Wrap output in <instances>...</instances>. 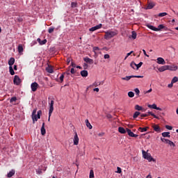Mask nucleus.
<instances>
[{
	"label": "nucleus",
	"mask_w": 178,
	"mask_h": 178,
	"mask_svg": "<svg viewBox=\"0 0 178 178\" xmlns=\"http://www.w3.org/2000/svg\"><path fill=\"white\" fill-rule=\"evenodd\" d=\"M165 27V26L163 24H160L158 26V28H156L157 31H161V30H162V29H163Z\"/></svg>",
	"instance_id": "nucleus-35"
},
{
	"label": "nucleus",
	"mask_w": 178,
	"mask_h": 178,
	"mask_svg": "<svg viewBox=\"0 0 178 178\" xmlns=\"http://www.w3.org/2000/svg\"><path fill=\"white\" fill-rule=\"evenodd\" d=\"M154 6H155V5H154V3H149V4L147 6V9H152V8H154Z\"/></svg>",
	"instance_id": "nucleus-38"
},
{
	"label": "nucleus",
	"mask_w": 178,
	"mask_h": 178,
	"mask_svg": "<svg viewBox=\"0 0 178 178\" xmlns=\"http://www.w3.org/2000/svg\"><path fill=\"white\" fill-rule=\"evenodd\" d=\"M142 154H143V156L145 159H147V161H149V162H154V161H155L154 159V158H152V156H151V154L147 153V152H145V150L142 151Z\"/></svg>",
	"instance_id": "nucleus-2"
},
{
	"label": "nucleus",
	"mask_w": 178,
	"mask_h": 178,
	"mask_svg": "<svg viewBox=\"0 0 178 178\" xmlns=\"http://www.w3.org/2000/svg\"><path fill=\"white\" fill-rule=\"evenodd\" d=\"M54 100H51L50 102L49 110V119H48L49 122V120H51V115H52V112H54Z\"/></svg>",
	"instance_id": "nucleus-3"
},
{
	"label": "nucleus",
	"mask_w": 178,
	"mask_h": 178,
	"mask_svg": "<svg viewBox=\"0 0 178 178\" xmlns=\"http://www.w3.org/2000/svg\"><path fill=\"white\" fill-rule=\"evenodd\" d=\"M128 97H129V98H133V97H134V92H133L132 91L129 92Z\"/></svg>",
	"instance_id": "nucleus-42"
},
{
	"label": "nucleus",
	"mask_w": 178,
	"mask_h": 178,
	"mask_svg": "<svg viewBox=\"0 0 178 178\" xmlns=\"http://www.w3.org/2000/svg\"><path fill=\"white\" fill-rule=\"evenodd\" d=\"M13 83H14V84H15V86L20 85V83H22V81L20 80V78L19 77V76L15 75L14 76Z\"/></svg>",
	"instance_id": "nucleus-4"
},
{
	"label": "nucleus",
	"mask_w": 178,
	"mask_h": 178,
	"mask_svg": "<svg viewBox=\"0 0 178 178\" xmlns=\"http://www.w3.org/2000/svg\"><path fill=\"white\" fill-rule=\"evenodd\" d=\"M93 51H99V47H93Z\"/></svg>",
	"instance_id": "nucleus-60"
},
{
	"label": "nucleus",
	"mask_w": 178,
	"mask_h": 178,
	"mask_svg": "<svg viewBox=\"0 0 178 178\" xmlns=\"http://www.w3.org/2000/svg\"><path fill=\"white\" fill-rule=\"evenodd\" d=\"M127 132L128 133V136H129V137H133L134 133H133L131 129H127Z\"/></svg>",
	"instance_id": "nucleus-25"
},
{
	"label": "nucleus",
	"mask_w": 178,
	"mask_h": 178,
	"mask_svg": "<svg viewBox=\"0 0 178 178\" xmlns=\"http://www.w3.org/2000/svg\"><path fill=\"white\" fill-rule=\"evenodd\" d=\"M135 109L136 111H143V107L141 106H139V105H136L135 106Z\"/></svg>",
	"instance_id": "nucleus-37"
},
{
	"label": "nucleus",
	"mask_w": 178,
	"mask_h": 178,
	"mask_svg": "<svg viewBox=\"0 0 178 178\" xmlns=\"http://www.w3.org/2000/svg\"><path fill=\"white\" fill-rule=\"evenodd\" d=\"M147 27H148V29H149L150 30H152L153 31H158V29H156V27L152 26V25H147Z\"/></svg>",
	"instance_id": "nucleus-21"
},
{
	"label": "nucleus",
	"mask_w": 178,
	"mask_h": 178,
	"mask_svg": "<svg viewBox=\"0 0 178 178\" xmlns=\"http://www.w3.org/2000/svg\"><path fill=\"white\" fill-rule=\"evenodd\" d=\"M102 28V24H99L95 26H93L89 29V31H95L96 30H99V29Z\"/></svg>",
	"instance_id": "nucleus-6"
},
{
	"label": "nucleus",
	"mask_w": 178,
	"mask_h": 178,
	"mask_svg": "<svg viewBox=\"0 0 178 178\" xmlns=\"http://www.w3.org/2000/svg\"><path fill=\"white\" fill-rule=\"evenodd\" d=\"M131 38H133V40H136V38H137V33L134 31L131 32Z\"/></svg>",
	"instance_id": "nucleus-27"
},
{
	"label": "nucleus",
	"mask_w": 178,
	"mask_h": 178,
	"mask_svg": "<svg viewBox=\"0 0 178 178\" xmlns=\"http://www.w3.org/2000/svg\"><path fill=\"white\" fill-rule=\"evenodd\" d=\"M72 60V58H68L67 59V65H69L70 63V61Z\"/></svg>",
	"instance_id": "nucleus-62"
},
{
	"label": "nucleus",
	"mask_w": 178,
	"mask_h": 178,
	"mask_svg": "<svg viewBox=\"0 0 178 178\" xmlns=\"http://www.w3.org/2000/svg\"><path fill=\"white\" fill-rule=\"evenodd\" d=\"M31 116H32L33 123L34 124V123H35V122H37L38 120V119L37 118V114H35Z\"/></svg>",
	"instance_id": "nucleus-24"
},
{
	"label": "nucleus",
	"mask_w": 178,
	"mask_h": 178,
	"mask_svg": "<svg viewBox=\"0 0 178 178\" xmlns=\"http://www.w3.org/2000/svg\"><path fill=\"white\" fill-rule=\"evenodd\" d=\"M130 66L132 67V69H136V67L137 68V64H136V63L134 61L131 63Z\"/></svg>",
	"instance_id": "nucleus-33"
},
{
	"label": "nucleus",
	"mask_w": 178,
	"mask_h": 178,
	"mask_svg": "<svg viewBox=\"0 0 178 178\" xmlns=\"http://www.w3.org/2000/svg\"><path fill=\"white\" fill-rule=\"evenodd\" d=\"M36 173L38 175H41V173H42V170L41 169H38L36 170Z\"/></svg>",
	"instance_id": "nucleus-50"
},
{
	"label": "nucleus",
	"mask_w": 178,
	"mask_h": 178,
	"mask_svg": "<svg viewBox=\"0 0 178 178\" xmlns=\"http://www.w3.org/2000/svg\"><path fill=\"white\" fill-rule=\"evenodd\" d=\"M143 52L145 56L149 58V56L148 54H147V51H145V50L143 49Z\"/></svg>",
	"instance_id": "nucleus-55"
},
{
	"label": "nucleus",
	"mask_w": 178,
	"mask_h": 178,
	"mask_svg": "<svg viewBox=\"0 0 178 178\" xmlns=\"http://www.w3.org/2000/svg\"><path fill=\"white\" fill-rule=\"evenodd\" d=\"M167 144H168V145H170V147H176V145L175 144V143H173L172 140H168V142L167 143Z\"/></svg>",
	"instance_id": "nucleus-30"
},
{
	"label": "nucleus",
	"mask_w": 178,
	"mask_h": 178,
	"mask_svg": "<svg viewBox=\"0 0 178 178\" xmlns=\"http://www.w3.org/2000/svg\"><path fill=\"white\" fill-rule=\"evenodd\" d=\"M81 75L82 77H87V76H88V72L87 70H82L81 72Z\"/></svg>",
	"instance_id": "nucleus-17"
},
{
	"label": "nucleus",
	"mask_w": 178,
	"mask_h": 178,
	"mask_svg": "<svg viewBox=\"0 0 178 178\" xmlns=\"http://www.w3.org/2000/svg\"><path fill=\"white\" fill-rule=\"evenodd\" d=\"M89 178H94V170H90Z\"/></svg>",
	"instance_id": "nucleus-41"
},
{
	"label": "nucleus",
	"mask_w": 178,
	"mask_h": 178,
	"mask_svg": "<svg viewBox=\"0 0 178 178\" xmlns=\"http://www.w3.org/2000/svg\"><path fill=\"white\" fill-rule=\"evenodd\" d=\"M148 108H150L152 109H156V104H153L152 105L149 104Z\"/></svg>",
	"instance_id": "nucleus-39"
},
{
	"label": "nucleus",
	"mask_w": 178,
	"mask_h": 178,
	"mask_svg": "<svg viewBox=\"0 0 178 178\" xmlns=\"http://www.w3.org/2000/svg\"><path fill=\"white\" fill-rule=\"evenodd\" d=\"M8 65L11 67L15 65V58L12 57L10 58V60H8Z\"/></svg>",
	"instance_id": "nucleus-15"
},
{
	"label": "nucleus",
	"mask_w": 178,
	"mask_h": 178,
	"mask_svg": "<svg viewBox=\"0 0 178 178\" xmlns=\"http://www.w3.org/2000/svg\"><path fill=\"white\" fill-rule=\"evenodd\" d=\"M162 136L163 137H168V138H170V132H163Z\"/></svg>",
	"instance_id": "nucleus-23"
},
{
	"label": "nucleus",
	"mask_w": 178,
	"mask_h": 178,
	"mask_svg": "<svg viewBox=\"0 0 178 178\" xmlns=\"http://www.w3.org/2000/svg\"><path fill=\"white\" fill-rule=\"evenodd\" d=\"M46 70L48 73H54V69H52V67H48L46 68Z\"/></svg>",
	"instance_id": "nucleus-28"
},
{
	"label": "nucleus",
	"mask_w": 178,
	"mask_h": 178,
	"mask_svg": "<svg viewBox=\"0 0 178 178\" xmlns=\"http://www.w3.org/2000/svg\"><path fill=\"white\" fill-rule=\"evenodd\" d=\"M40 131H41L42 136H45V134L47 133V131L45 130V122L42 123Z\"/></svg>",
	"instance_id": "nucleus-11"
},
{
	"label": "nucleus",
	"mask_w": 178,
	"mask_h": 178,
	"mask_svg": "<svg viewBox=\"0 0 178 178\" xmlns=\"http://www.w3.org/2000/svg\"><path fill=\"white\" fill-rule=\"evenodd\" d=\"M84 62H86V63H89V65H92V63H94V60L86 57L83 58Z\"/></svg>",
	"instance_id": "nucleus-12"
},
{
	"label": "nucleus",
	"mask_w": 178,
	"mask_h": 178,
	"mask_svg": "<svg viewBox=\"0 0 178 178\" xmlns=\"http://www.w3.org/2000/svg\"><path fill=\"white\" fill-rule=\"evenodd\" d=\"M169 65H163L159 68V72H165V70H168Z\"/></svg>",
	"instance_id": "nucleus-13"
},
{
	"label": "nucleus",
	"mask_w": 178,
	"mask_h": 178,
	"mask_svg": "<svg viewBox=\"0 0 178 178\" xmlns=\"http://www.w3.org/2000/svg\"><path fill=\"white\" fill-rule=\"evenodd\" d=\"M134 91H135L136 95H140V90L138 88H135Z\"/></svg>",
	"instance_id": "nucleus-46"
},
{
	"label": "nucleus",
	"mask_w": 178,
	"mask_h": 178,
	"mask_svg": "<svg viewBox=\"0 0 178 178\" xmlns=\"http://www.w3.org/2000/svg\"><path fill=\"white\" fill-rule=\"evenodd\" d=\"M31 88L33 92H35L37 91V89L38 88V83L37 82H33L31 84Z\"/></svg>",
	"instance_id": "nucleus-5"
},
{
	"label": "nucleus",
	"mask_w": 178,
	"mask_h": 178,
	"mask_svg": "<svg viewBox=\"0 0 178 178\" xmlns=\"http://www.w3.org/2000/svg\"><path fill=\"white\" fill-rule=\"evenodd\" d=\"M70 72L72 73V74H74V73H76V71L74 70V68H72L70 70Z\"/></svg>",
	"instance_id": "nucleus-59"
},
{
	"label": "nucleus",
	"mask_w": 178,
	"mask_h": 178,
	"mask_svg": "<svg viewBox=\"0 0 178 178\" xmlns=\"http://www.w3.org/2000/svg\"><path fill=\"white\" fill-rule=\"evenodd\" d=\"M117 173H122V168L120 167L117 168Z\"/></svg>",
	"instance_id": "nucleus-52"
},
{
	"label": "nucleus",
	"mask_w": 178,
	"mask_h": 178,
	"mask_svg": "<svg viewBox=\"0 0 178 178\" xmlns=\"http://www.w3.org/2000/svg\"><path fill=\"white\" fill-rule=\"evenodd\" d=\"M109 58H111V56H109V54H105V55H104V59H109Z\"/></svg>",
	"instance_id": "nucleus-57"
},
{
	"label": "nucleus",
	"mask_w": 178,
	"mask_h": 178,
	"mask_svg": "<svg viewBox=\"0 0 178 178\" xmlns=\"http://www.w3.org/2000/svg\"><path fill=\"white\" fill-rule=\"evenodd\" d=\"M79 136L77 135V133H75V135L74 136V145H79Z\"/></svg>",
	"instance_id": "nucleus-8"
},
{
	"label": "nucleus",
	"mask_w": 178,
	"mask_h": 178,
	"mask_svg": "<svg viewBox=\"0 0 178 178\" xmlns=\"http://www.w3.org/2000/svg\"><path fill=\"white\" fill-rule=\"evenodd\" d=\"M162 143H165L166 144H168V142L169 141V139H166V138H161Z\"/></svg>",
	"instance_id": "nucleus-44"
},
{
	"label": "nucleus",
	"mask_w": 178,
	"mask_h": 178,
	"mask_svg": "<svg viewBox=\"0 0 178 178\" xmlns=\"http://www.w3.org/2000/svg\"><path fill=\"white\" fill-rule=\"evenodd\" d=\"M23 51H24L23 45L19 44V46H18V52H19V54H22V52H23Z\"/></svg>",
	"instance_id": "nucleus-26"
},
{
	"label": "nucleus",
	"mask_w": 178,
	"mask_h": 178,
	"mask_svg": "<svg viewBox=\"0 0 178 178\" xmlns=\"http://www.w3.org/2000/svg\"><path fill=\"white\" fill-rule=\"evenodd\" d=\"M36 113H37V108H35L33 111V112H32V116H34V115H36Z\"/></svg>",
	"instance_id": "nucleus-53"
},
{
	"label": "nucleus",
	"mask_w": 178,
	"mask_h": 178,
	"mask_svg": "<svg viewBox=\"0 0 178 178\" xmlns=\"http://www.w3.org/2000/svg\"><path fill=\"white\" fill-rule=\"evenodd\" d=\"M63 79H65V75L63 74L60 76V83H63Z\"/></svg>",
	"instance_id": "nucleus-45"
},
{
	"label": "nucleus",
	"mask_w": 178,
	"mask_h": 178,
	"mask_svg": "<svg viewBox=\"0 0 178 178\" xmlns=\"http://www.w3.org/2000/svg\"><path fill=\"white\" fill-rule=\"evenodd\" d=\"M141 66H143V62H140L138 64H136V70H138Z\"/></svg>",
	"instance_id": "nucleus-43"
},
{
	"label": "nucleus",
	"mask_w": 178,
	"mask_h": 178,
	"mask_svg": "<svg viewBox=\"0 0 178 178\" xmlns=\"http://www.w3.org/2000/svg\"><path fill=\"white\" fill-rule=\"evenodd\" d=\"M16 101H17V97H13L10 99V104H13V102H16Z\"/></svg>",
	"instance_id": "nucleus-36"
},
{
	"label": "nucleus",
	"mask_w": 178,
	"mask_h": 178,
	"mask_svg": "<svg viewBox=\"0 0 178 178\" xmlns=\"http://www.w3.org/2000/svg\"><path fill=\"white\" fill-rule=\"evenodd\" d=\"M118 33L112 31H108L105 32L104 38L105 40H111V38H113L115 35H117Z\"/></svg>",
	"instance_id": "nucleus-1"
},
{
	"label": "nucleus",
	"mask_w": 178,
	"mask_h": 178,
	"mask_svg": "<svg viewBox=\"0 0 178 178\" xmlns=\"http://www.w3.org/2000/svg\"><path fill=\"white\" fill-rule=\"evenodd\" d=\"M17 21H18L19 23H21V22H23V18H22V17H19L17 18Z\"/></svg>",
	"instance_id": "nucleus-56"
},
{
	"label": "nucleus",
	"mask_w": 178,
	"mask_h": 178,
	"mask_svg": "<svg viewBox=\"0 0 178 178\" xmlns=\"http://www.w3.org/2000/svg\"><path fill=\"white\" fill-rule=\"evenodd\" d=\"M85 123L86 124V127H88V129L90 130H91V129H92V125H91V123H90V121H88V120H86Z\"/></svg>",
	"instance_id": "nucleus-16"
},
{
	"label": "nucleus",
	"mask_w": 178,
	"mask_h": 178,
	"mask_svg": "<svg viewBox=\"0 0 178 178\" xmlns=\"http://www.w3.org/2000/svg\"><path fill=\"white\" fill-rule=\"evenodd\" d=\"M138 116H140V112L138 111H136L134 114V119H136V118H138Z\"/></svg>",
	"instance_id": "nucleus-34"
},
{
	"label": "nucleus",
	"mask_w": 178,
	"mask_h": 178,
	"mask_svg": "<svg viewBox=\"0 0 178 178\" xmlns=\"http://www.w3.org/2000/svg\"><path fill=\"white\" fill-rule=\"evenodd\" d=\"M172 87H173V83L172 82H171L170 84L168 85V88H172Z\"/></svg>",
	"instance_id": "nucleus-58"
},
{
	"label": "nucleus",
	"mask_w": 178,
	"mask_h": 178,
	"mask_svg": "<svg viewBox=\"0 0 178 178\" xmlns=\"http://www.w3.org/2000/svg\"><path fill=\"white\" fill-rule=\"evenodd\" d=\"M118 131L119 133H120L121 134H126V129H124V128L120 127L118 128Z\"/></svg>",
	"instance_id": "nucleus-19"
},
{
	"label": "nucleus",
	"mask_w": 178,
	"mask_h": 178,
	"mask_svg": "<svg viewBox=\"0 0 178 178\" xmlns=\"http://www.w3.org/2000/svg\"><path fill=\"white\" fill-rule=\"evenodd\" d=\"M71 65L72 66V67H76V64L73 62H72Z\"/></svg>",
	"instance_id": "nucleus-64"
},
{
	"label": "nucleus",
	"mask_w": 178,
	"mask_h": 178,
	"mask_svg": "<svg viewBox=\"0 0 178 178\" xmlns=\"http://www.w3.org/2000/svg\"><path fill=\"white\" fill-rule=\"evenodd\" d=\"M71 7L72 8H76L77 7V3L72 2L71 3Z\"/></svg>",
	"instance_id": "nucleus-47"
},
{
	"label": "nucleus",
	"mask_w": 178,
	"mask_h": 178,
	"mask_svg": "<svg viewBox=\"0 0 178 178\" xmlns=\"http://www.w3.org/2000/svg\"><path fill=\"white\" fill-rule=\"evenodd\" d=\"M37 41H38V42H39V44L40 45H45V44H47V40L46 39H44L43 40H41L40 38H38Z\"/></svg>",
	"instance_id": "nucleus-14"
},
{
	"label": "nucleus",
	"mask_w": 178,
	"mask_h": 178,
	"mask_svg": "<svg viewBox=\"0 0 178 178\" xmlns=\"http://www.w3.org/2000/svg\"><path fill=\"white\" fill-rule=\"evenodd\" d=\"M165 129H167L168 130H172L173 127L172 126L165 125Z\"/></svg>",
	"instance_id": "nucleus-51"
},
{
	"label": "nucleus",
	"mask_w": 178,
	"mask_h": 178,
	"mask_svg": "<svg viewBox=\"0 0 178 178\" xmlns=\"http://www.w3.org/2000/svg\"><path fill=\"white\" fill-rule=\"evenodd\" d=\"M178 67L177 65L173 64L172 65H168V70H170L171 72H176L177 70Z\"/></svg>",
	"instance_id": "nucleus-7"
},
{
	"label": "nucleus",
	"mask_w": 178,
	"mask_h": 178,
	"mask_svg": "<svg viewBox=\"0 0 178 178\" xmlns=\"http://www.w3.org/2000/svg\"><path fill=\"white\" fill-rule=\"evenodd\" d=\"M152 116H153L154 119H159V117L156 116L155 114H152Z\"/></svg>",
	"instance_id": "nucleus-63"
},
{
	"label": "nucleus",
	"mask_w": 178,
	"mask_h": 178,
	"mask_svg": "<svg viewBox=\"0 0 178 178\" xmlns=\"http://www.w3.org/2000/svg\"><path fill=\"white\" fill-rule=\"evenodd\" d=\"M15 173V170H12L11 171H10V172L8 173L7 177H8V178L12 177L13 176H14Z\"/></svg>",
	"instance_id": "nucleus-20"
},
{
	"label": "nucleus",
	"mask_w": 178,
	"mask_h": 178,
	"mask_svg": "<svg viewBox=\"0 0 178 178\" xmlns=\"http://www.w3.org/2000/svg\"><path fill=\"white\" fill-rule=\"evenodd\" d=\"M105 134L104 132L98 134L99 137H103Z\"/></svg>",
	"instance_id": "nucleus-61"
},
{
	"label": "nucleus",
	"mask_w": 178,
	"mask_h": 178,
	"mask_svg": "<svg viewBox=\"0 0 178 178\" xmlns=\"http://www.w3.org/2000/svg\"><path fill=\"white\" fill-rule=\"evenodd\" d=\"M152 127L154 130V131H156L157 133H161V127H159L158 124H154Z\"/></svg>",
	"instance_id": "nucleus-9"
},
{
	"label": "nucleus",
	"mask_w": 178,
	"mask_h": 178,
	"mask_svg": "<svg viewBox=\"0 0 178 178\" xmlns=\"http://www.w3.org/2000/svg\"><path fill=\"white\" fill-rule=\"evenodd\" d=\"M93 86H94L95 87H98V86H101V82H95V83H93Z\"/></svg>",
	"instance_id": "nucleus-48"
},
{
	"label": "nucleus",
	"mask_w": 178,
	"mask_h": 178,
	"mask_svg": "<svg viewBox=\"0 0 178 178\" xmlns=\"http://www.w3.org/2000/svg\"><path fill=\"white\" fill-rule=\"evenodd\" d=\"M41 115H42V111L41 110L38 111V114L36 115L37 119H41Z\"/></svg>",
	"instance_id": "nucleus-31"
},
{
	"label": "nucleus",
	"mask_w": 178,
	"mask_h": 178,
	"mask_svg": "<svg viewBox=\"0 0 178 178\" xmlns=\"http://www.w3.org/2000/svg\"><path fill=\"white\" fill-rule=\"evenodd\" d=\"M177 81H178V77H177V76H175V77L172 79V81H171V82H172L173 84H175V83H177Z\"/></svg>",
	"instance_id": "nucleus-40"
},
{
	"label": "nucleus",
	"mask_w": 178,
	"mask_h": 178,
	"mask_svg": "<svg viewBox=\"0 0 178 178\" xmlns=\"http://www.w3.org/2000/svg\"><path fill=\"white\" fill-rule=\"evenodd\" d=\"M148 129H149V127H139L138 128V131H140L141 133H144L145 131H147V130H148Z\"/></svg>",
	"instance_id": "nucleus-18"
},
{
	"label": "nucleus",
	"mask_w": 178,
	"mask_h": 178,
	"mask_svg": "<svg viewBox=\"0 0 178 178\" xmlns=\"http://www.w3.org/2000/svg\"><path fill=\"white\" fill-rule=\"evenodd\" d=\"M133 78H134V75L122 77V80H126L127 81H129V80H130V79H133Z\"/></svg>",
	"instance_id": "nucleus-22"
},
{
	"label": "nucleus",
	"mask_w": 178,
	"mask_h": 178,
	"mask_svg": "<svg viewBox=\"0 0 178 178\" xmlns=\"http://www.w3.org/2000/svg\"><path fill=\"white\" fill-rule=\"evenodd\" d=\"M10 74L11 76H14L15 74V70H13V67L12 66L9 67Z\"/></svg>",
	"instance_id": "nucleus-29"
},
{
	"label": "nucleus",
	"mask_w": 178,
	"mask_h": 178,
	"mask_svg": "<svg viewBox=\"0 0 178 178\" xmlns=\"http://www.w3.org/2000/svg\"><path fill=\"white\" fill-rule=\"evenodd\" d=\"M157 63H159V65H165L166 62L165 61V59H163L161 57H159L157 58Z\"/></svg>",
	"instance_id": "nucleus-10"
},
{
	"label": "nucleus",
	"mask_w": 178,
	"mask_h": 178,
	"mask_svg": "<svg viewBox=\"0 0 178 178\" xmlns=\"http://www.w3.org/2000/svg\"><path fill=\"white\" fill-rule=\"evenodd\" d=\"M54 30H55L54 28H52V27L49 28L48 32L49 33V34H51V33H54Z\"/></svg>",
	"instance_id": "nucleus-49"
},
{
	"label": "nucleus",
	"mask_w": 178,
	"mask_h": 178,
	"mask_svg": "<svg viewBox=\"0 0 178 178\" xmlns=\"http://www.w3.org/2000/svg\"><path fill=\"white\" fill-rule=\"evenodd\" d=\"M133 52H134V51H130L129 53H127V56L125 57L124 59H127V58H129V56H130L131 54H133Z\"/></svg>",
	"instance_id": "nucleus-54"
},
{
	"label": "nucleus",
	"mask_w": 178,
	"mask_h": 178,
	"mask_svg": "<svg viewBox=\"0 0 178 178\" xmlns=\"http://www.w3.org/2000/svg\"><path fill=\"white\" fill-rule=\"evenodd\" d=\"M159 17H163L164 16H168V13H160L158 15Z\"/></svg>",
	"instance_id": "nucleus-32"
}]
</instances>
